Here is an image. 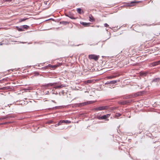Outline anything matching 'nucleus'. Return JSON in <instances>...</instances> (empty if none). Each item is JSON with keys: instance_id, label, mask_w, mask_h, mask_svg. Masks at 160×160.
<instances>
[{"instance_id": "4", "label": "nucleus", "mask_w": 160, "mask_h": 160, "mask_svg": "<svg viewBox=\"0 0 160 160\" xmlns=\"http://www.w3.org/2000/svg\"><path fill=\"white\" fill-rule=\"evenodd\" d=\"M140 1H133L131 2L130 3H128L126 5V6L127 7H132L135 5V4L136 3H138L140 2Z\"/></svg>"}, {"instance_id": "31", "label": "nucleus", "mask_w": 160, "mask_h": 160, "mask_svg": "<svg viewBox=\"0 0 160 160\" xmlns=\"http://www.w3.org/2000/svg\"><path fill=\"white\" fill-rule=\"evenodd\" d=\"M51 67L52 68H56L57 67V66L56 65H50L49 66Z\"/></svg>"}, {"instance_id": "11", "label": "nucleus", "mask_w": 160, "mask_h": 160, "mask_svg": "<svg viewBox=\"0 0 160 160\" xmlns=\"http://www.w3.org/2000/svg\"><path fill=\"white\" fill-rule=\"evenodd\" d=\"M16 28L19 31H24V30L22 29V27H21V26L20 27L16 26Z\"/></svg>"}, {"instance_id": "1", "label": "nucleus", "mask_w": 160, "mask_h": 160, "mask_svg": "<svg viewBox=\"0 0 160 160\" xmlns=\"http://www.w3.org/2000/svg\"><path fill=\"white\" fill-rule=\"evenodd\" d=\"M45 88H48L50 87H53L52 90L54 89H59L65 87L64 84H61L59 82L50 83L42 85Z\"/></svg>"}, {"instance_id": "19", "label": "nucleus", "mask_w": 160, "mask_h": 160, "mask_svg": "<svg viewBox=\"0 0 160 160\" xmlns=\"http://www.w3.org/2000/svg\"><path fill=\"white\" fill-rule=\"evenodd\" d=\"M121 115V114L120 113H117L115 114V117L116 118L120 116Z\"/></svg>"}, {"instance_id": "29", "label": "nucleus", "mask_w": 160, "mask_h": 160, "mask_svg": "<svg viewBox=\"0 0 160 160\" xmlns=\"http://www.w3.org/2000/svg\"><path fill=\"white\" fill-rule=\"evenodd\" d=\"M8 89L7 87H3L1 88L2 89L5 90V89Z\"/></svg>"}, {"instance_id": "23", "label": "nucleus", "mask_w": 160, "mask_h": 160, "mask_svg": "<svg viewBox=\"0 0 160 160\" xmlns=\"http://www.w3.org/2000/svg\"><path fill=\"white\" fill-rule=\"evenodd\" d=\"M132 100H128L126 101V104L130 103L132 102Z\"/></svg>"}, {"instance_id": "33", "label": "nucleus", "mask_w": 160, "mask_h": 160, "mask_svg": "<svg viewBox=\"0 0 160 160\" xmlns=\"http://www.w3.org/2000/svg\"><path fill=\"white\" fill-rule=\"evenodd\" d=\"M104 26L105 27H108L109 26L106 23L104 24Z\"/></svg>"}, {"instance_id": "37", "label": "nucleus", "mask_w": 160, "mask_h": 160, "mask_svg": "<svg viewBox=\"0 0 160 160\" xmlns=\"http://www.w3.org/2000/svg\"><path fill=\"white\" fill-rule=\"evenodd\" d=\"M114 77H112V76H109V78H113Z\"/></svg>"}, {"instance_id": "10", "label": "nucleus", "mask_w": 160, "mask_h": 160, "mask_svg": "<svg viewBox=\"0 0 160 160\" xmlns=\"http://www.w3.org/2000/svg\"><path fill=\"white\" fill-rule=\"evenodd\" d=\"M80 23L85 27H88L90 24V23H87L86 22H82Z\"/></svg>"}, {"instance_id": "22", "label": "nucleus", "mask_w": 160, "mask_h": 160, "mask_svg": "<svg viewBox=\"0 0 160 160\" xmlns=\"http://www.w3.org/2000/svg\"><path fill=\"white\" fill-rule=\"evenodd\" d=\"M133 95H129L127 97V98H133Z\"/></svg>"}, {"instance_id": "39", "label": "nucleus", "mask_w": 160, "mask_h": 160, "mask_svg": "<svg viewBox=\"0 0 160 160\" xmlns=\"http://www.w3.org/2000/svg\"><path fill=\"white\" fill-rule=\"evenodd\" d=\"M52 102H54L53 101H52Z\"/></svg>"}, {"instance_id": "9", "label": "nucleus", "mask_w": 160, "mask_h": 160, "mask_svg": "<svg viewBox=\"0 0 160 160\" xmlns=\"http://www.w3.org/2000/svg\"><path fill=\"white\" fill-rule=\"evenodd\" d=\"M110 114H107L102 116V120L106 119L107 118H108L110 116Z\"/></svg>"}, {"instance_id": "25", "label": "nucleus", "mask_w": 160, "mask_h": 160, "mask_svg": "<svg viewBox=\"0 0 160 160\" xmlns=\"http://www.w3.org/2000/svg\"><path fill=\"white\" fill-rule=\"evenodd\" d=\"M121 104H122V105L126 104V101H122L121 102Z\"/></svg>"}, {"instance_id": "20", "label": "nucleus", "mask_w": 160, "mask_h": 160, "mask_svg": "<svg viewBox=\"0 0 160 160\" xmlns=\"http://www.w3.org/2000/svg\"><path fill=\"white\" fill-rule=\"evenodd\" d=\"M27 19V18H23V19H21L19 20V22H23L25 21V20H26Z\"/></svg>"}, {"instance_id": "26", "label": "nucleus", "mask_w": 160, "mask_h": 160, "mask_svg": "<svg viewBox=\"0 0 160 160\" xmlns=\"http://www.w3.org/2000/svg\"><path fill=\"white\" fill-rule=\"evenodd\" d=\"M6 119V116L0 118V120Z\"/></svg>"}, {"instance_id": "15", "label": "nucleus", "mask_w": 160, "mask_h": 160, "mask_svg": "<svg viewBox=\"0 0 160 160\" xmlns=\"http://www.w3.org/2000/svg\"><path fill=\"white\" fill-rule=\"evenodd\" d=\"M77 11L79 14H81L82 12H83V11L80 8H77Z\"/></svg>"}, {"instance_id": "34", "label": "nucleus", "mask_w": 160, "mask_h": 160, "mask_svg": "<svg viewBox=\"0 0 160 160\" xmlns=\"http://www.w3.org/2000/svg\"><path fill=\"white\" fill-rule=\"evenodd\" d=\"M60 122L62 123H65V120H60Z\"/></svg>"}, {"instance_id": "32", "label": "nucleus", "mask_w": 160, "mask_h": 160, "mask_svg": "<svg viewBox=\"0 0 160 160\" xmlns=\"http://www.w3.org/2000/svg\"><path fill=\"white\" fill-rule=\"evenodd\" d=\"M97 118L99 120H102V116H98Z\"/></svg>"}, {"instance_id": "27", "label": "nucleus", "mask_w": 160, "mask_h": 160, "mask_svg": "<svg viewBox=\"0 0 160 160\" xmlns=\"http://www.w3.org/2000/svg\"><path fill=\"white\" fill-rule=\"evenodd\" d=\"M10 123L9 122H5L3 123H0V125L7 124L8 123Z\"/></svg>"}, {"instance_id": "3", "label": "nucleus", "mask_w": 160, "mask_h": 160, "mask_svg": "<svg viewBox=\"0 0 160 160\" xmlns=\"http://www.w3.org/2000/svg\"><path fill=\"white\" fill-rule=\"evenodd\" d=\"M108 107L107 106H100L94 108V110L96 111H101L106 110L108 108Z\"/></svg>"}, {"instance_id": "7", "label": "nucleus", "mask_w": 160, "mask_h": 160, "mask_svg": "<svg viewBox=\"0 0 160 160\" xmlns=\"http://www.w3.org/2000/svg\"><path fill=\"white\" fill-rule=\"evenodd\" d=\"M152 82H156L160 83V78H154L152 80Z\"/></svg>"}, {"instance_id": "30", "label": "nucleus", "mask_w": 160, "mask_h": 160, "mask_svg": "<svg viewBox=\"0 0 160 160\" xmlns=\"http://www.w3.org/2000/svg\"><path fill=\"white\" fill-rule=\"evenodd\" d=\"M71 122L70 121L68 120H66L65 123H69Z\"/></svg>"}, {"instance_id": "14", "label": "nucleus", "mask_w": 160, "mask_h": 160, "mask_svg": "<svg viewBox=\"0 0 160 160\" xmlns=\"http://www.w3.org/2000/svg\"><path fill=\"white\" fill-rule=\"evenodd\" d=\"M89 20L91 22H93L94 21V19L93 18L92 16L90 15L89 16Z\"/></svg>"}, {"instance_id": "24", "label": "nucleus", "mask_w": 160, "mask_h": 160, "mask_svg": "<svg viewBox=\"0 0 160 160\" xmlns=\"http://www.w3.org/2000/svg\"><path fill=\"white\" fill-rule=\"evenodd\" d=\"M88 104H91L92 103H93L95 102V101H88Z\"/></svg>"}, {"instance_id": "8", "label": "nucleus", "mask_w": 160, "mask_h": 160, "mask_svg": "<svg viewBox=\"0 0 160 160\" xmlns=\"http://www.w3.org/2000/svg\"><path fill=\"white\" fill-rule=\"evenodd\" d=\"M160 63V60L158 61L155 62H152L151 63V65L153 67L156 66L157 65H158Z\"/></svg>"}, {"instance_id": "35", "label": "nucleus", "mask_w": 160, "mask_h": 160, "mask_svg": "<svg viewBox=\"0 0 160 160\" xmlns=\"http://www.w3.org/2000/svg\"><path fill=\"white\" fill-rule=\"evenodd\" d=\"M3 1L5 2H10L12 0H3Z\"/></svg>"}, {"instance_id": "28", "label": "nucleus", "mask_w": 160, "mask_h": 160, "mask_svg": "<svg viewBox=\"0 0 160 160\" xmlns=\"http://www.w3.org/2000/svg\"><path fill=\"white\" fill-rule=\"evenodd\" d=\"M83 104L84 106L87 105V104H88V102H83Z\"/></svg>"}, {"instance_id": "6", "label": "nucleus", "mask_w": 160, "mask_h": 160, "mask_svg": "<svg viewBox=\"0 0 160 160\" xmlns=\"http://www.w3.org/2000/svg\"><path fill=\"white\" fill-rule=\"evenodd\" d=\"M143 92L140 91L138 92L135 93H134L133 95V97H136L137 96L142 95L143 94Z\"/></svg>"}, {"instance_id": "38", "label": "nucleus", "mask_w": 160, "mask_h": 160, "mask_svg": "<svg viewBox=\"0 0 160 160\" xmlns=\"http://www.w3.org/2000/svg\"><path fill=\"white\" fill-rule=\"evenodd\" d=\"M3 44V43H2L1 42H0V45H2Z\"/></svg>"}, {"instance_id": "18", "label": "nucleus", "mask_w": 160, "mask_h": 160, "mask_svg": "<svg viewBox=\"0 0 160 160\" xmlns=\"http://www.w3.org/2000/svg\"><path fill=\"white\" fill-rule=\"evenodd\" d=\"M6 119H8V118H11L13 117V116L11 115H8L6 116Z\"/></svg>"}, {"instance_id": "36", "label": "nucleus", "mask_w": 160, "mask_h": 160, "mask_svg": "<svg viewBox=\"0 0 160 160\" xmlns=\"http://www.w3.org/2000/svg\"><path fill=\"white\" fill-rule=\"evenodd\" d=\"M110 81H107L106 83H105V84H110V83H109Z\"/></svg>"}, {"instance_id": "5", "label": "nucleus", "mask_w": 160, "mask_h": 160, "mask_svg": "<svg viewBox=\"0 0 160 160\" xmlns=\"http://www.w3.org/2000/svg\"><path fill=\"white\" fill-rule=\"evenodd\" d=\"M65 16L69 17L70 18L72 19H75L76 18H74L73 14L72 13L70 12L68 13H66Z\"/></svg>"}, {"instance_id": "16", "label": "nucleus", "mask_w": 160, "mask_h": 160, "mask_svg": "<svg viewBox=\"0 0 160 160\" xmlns=\"http://www.w3.org/2000/svg\"><path fill=\"white\" fill-rule=\"evenodd\" d=\"M117 82V81L116 80H112L109 82L110 84H113L116 83Z\"/></svg>"}, {"instance_id": "40", "label": "nucleus", "mask_w": 160, "mask_h": 160, "mask_svg": "<svg viewBox=\"0 0 160 160\" xmlns=\"http://www.w3.org/2000/svg\"><path fill=\"white\" fill-rule=\"evenodd\" d=\"M51 19H52V20H54V19H52V18Z\"/></svg>"}, {"instance_id": "21", "label": "nucleus", "mask_w": 160, "mask_h": 160, "mask_svg": "<svg viewBox=\"0 0 160 160\" xmlns=\"http://www.w3.org/2000/svg\"><path fill=\"white\" fill-rule=\"evenodd\" d=\"M61 124V123L60 122V121H59V122L57 124L55 125V127H57L60 125Z\"/></svg>"}, {"instance_id": "17", "label": "nucleus", "mask_w": 160, "mask_h": 160, "mask_svg": "<svg viewBox=\"0 0 160 160\" xmlns=\"http://www.w3.org/2000/svg\"><path fill=\"white\" fill-rule=\"evenodd\" d=\"M82 104H83V102L81 103L77 104L76 105V106H77V107H82V106H84V105H83Z\"/></svg>"}, {"instance_id": "13", "label": "nucleus", "mask_w": 160, "mask_h": 160, "mask_svg": "<svg viewBox=\"0 0 160 160\" xmlns=\"http://www.w3.org/2000/svg\"><path fill=\"white\" fill-rule=\"evenodd\" d=\"M21 27H22V28L23 29H27L29 28V27L27 25H22V26H21Z\"/></svg>"}, {"instance_id": "12", "label": "nucleus", "mask_w": 160, "mask_h": 160, "mask_svg": "<svg viewBox=\"0 0 160 160\" xmlns=\"http://www.w3.org/2000/svg\"><path fill=\"white\" fill-rule=\"evenodd\" d=\"M69 22L67 21H62L60 22V24H62L64 25H66L69 24Z\"/></svg>"}, {"instance_id": "2", "label": "nucleus", "mask_w": 160, "mask_h": 160, "mask_svg": "<svg viewBox=\"0 0 160 160\" xmlns=\"http://www.w3.org/2000/svg\"><path fill=\"white\" fill-rule=\"evenodd\" d=\"M99 56L95 54H90L88 56V58L90 59H93L97 61L99 59Z\"/></svg>"}]
</instances>
